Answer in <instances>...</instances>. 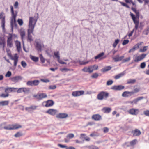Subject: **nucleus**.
<instances>
[{
    "mask_svg": "<svg viewBox=\"0 0 149 149\" xmlns=\"http://www.w3.org/2000/svg\"><path fill=\"white\" fill-rule=\"evenodd\" d=\"M10 8L12 15L10 21V24L11 29H13L14 27H16L17 26L16 18L17 15V11H15V12L14 11L13 8L12 6H10Z\"/></svg>",
    "mask_w": 149,
    "mask_h": 149,
    "instance_id": "nucleus-2",
    "label": "nucleus"
},
{
    "mask_svg": "<svg viewBox=\"0 0 149 149\" xmlns=\"http://www.w3.org/2000/svg\"><path fill=\"white\" fill-rule=\"evenodd\" d=\"M22 127L21 125L18 124L9 125L7 126H5L4 129L6 130H11L16 129L20 128Z\"/></svg>",
    "mask_w": 149,
    "mask_h": 149,
    "instance_id": "nucleus-5",
    "label": "nucleus"
},
{
    "mask_svg": "<svg viewBox=\"0 0 149 149\" xmlns=\"http://www.w3.org/2000/svg\"><path fill=\"white\" fill-rule=\"evenodd\" d=\"M5 17H3L1 20L2 27L3 29H5Z\"/></svg>",
    "mask_w": 149,
    "mask_h": 149,
    "instance_id": "nucleus-33",
    "label": "nucleus"
},
{
    "mask_svg": "<svg viewBox=\"0 0 149 149\" xmlns=\"http://www.w3.org/2000/svg\"><path fill=\"white\" fill-rule=\"evenodd\" d=\"M92 118L96 121H99L102 119L101 116L99 114H95L92 116Z\"/></svg>",
    "mask_w": 149,
    "mask_h": 149,
    "instance_id": "nucleus-22",
    "label": "nucleus"
},
{
    "mask_svg": "<svg viewBox=\"0 0 149 149\" xmlns=\"http://www.w3.org/2000/svg\"><path fill=\"white\" fill-rule=\"evenodd\" d=\"M8 56L10 57V59L14 61V66H17L18 60V56L17 54H14V56H12L10 53H8Z\"/></svg>",
    "mask_w": 149,
    "mask_h": 149,
    "instance_id": "nucleus-4",
    "label": "nucleus"
},
{
    "mask_svg": "<svg viewBox=\"0 0 149 149\" xmlns=\"http://www.w3.org/2000/svg\"><path fill=\"white\" fill-rule=\"evenodd\" d=\"M133 135L134 136H138L141 134L140 131L137 129H136L132 132Z\"/></svg>",
    "mask_w": 149,
    "mask_h": 149,
    "instance_id": "nucleus-26",
    "label": "nucleus"
},
{
    "mask_svg": "<svg viewBox=\"0 0 149 149\" xmlns=\"http://www.w3.org/2000/svg\"><path fill=\"white\" fill-rule=\"evenodd\" d=\"M125 74V72H122L116 75L114 77L115 78L117 79H118L121 77L123 76Z\"/></svg>",
    "mask_w": 149,
    "mask_h": 149,
    "instance_id": "nucleus-31",
    "label": "nucleus"
},
{
    "mask_svg": "<svg viewBox=\"0 0 149 149\" xmlns=\"http://www.w3.org/2000/svg\"><path fill=\"white\" fill-rule=\"evenodd\" d=\"M74 134H69L67 135V137H68L69 138H72L74 137Z\"/></svg>",
    "mask_w": 149,
    "mask_h": 149,
    "instance_id": "nucleus-59",
    "label": "nucleus"
},
{
    "mask_svg": "<svg viewBox=\"0 0 149 149\" xmlns=\"http://www.w3.org/2000/svg\"><path fill=\"white\" fill-rule=\"evenodd\" d=\"M113 83V81L112 80H109L106 83V84L107 86L111 85Z\"/></svg>",
    "mask_w": 149,
    "mask_h": 149,
    "instance_id": "nucleus-50",
    "label": "nucleus"
},
{
    "mask_svg": "<svg viewBox=\"0 0 149 149\" xmlns=\"http://www.w3.org/2000/svg\"><path fill=\"white\" fill-rule=\"evenodd\" d=\"M11 75V73L10 71H8L7 73L5 75V76L6 77H10Z\"/></svg>",
    "mask_w": 149,
    "mask_h": 149,
    "instance_id": "nucleus-61",
    "label": "nucleus"
},
{
    "mask_svg": "<svg viewBox=\"0 0 149 149\" xmlns=\"http://www.w3.org/2000/svg\"><path fill=\"white\" fill-rule=\"evenodd\" d=\"M147 46H144L143 47V49H140L139 51L141 52H143L146 51L147 50Z\"/></svg>",
    "mask_w": 149,
    "mask_h": 149,
    "instance_id": "nucleus-46",
    "label": "nucleus"
},
{
    "mask_svg": "<svg viewBox=\"0 0 149 149\" xmlns=\"http://www.w3.org/2000/svg\"><path fill=\"white\" fill-rule=\"evenodd\" d=\"M54 104V102L51 100H48L45 102H44L42 103L43 105L47 107L52 106Z\"/></svg>",
    "mask_w": 149,
    "mask_h": 149,
    "instance_id": "nucleus-11",
    "label": "nucleus"
},
{
    "mask_svg": "<svg viewBox=\"0 0 149 149\" xmlns=\"http://www.w3.org/2000/svg\"><path fill=\"white\" fill-rule=\"evenodd\" d=\"M92 67V69L93 70V71L94 70H97L98 69V66L96 65H91Z\"/></svg>",
    "mask_w": 149,
    "mask_h": 149,
    "instance_id": "nucleus-47",
    "label": "nucleus"
},
{
    "mask_svg": "<svg viewBox=\"0 0 149 149\" xmlns=\"http://www.w3.org/2000/svg\"><path fill=\"white\" fill-rule=\"evenodd\" d=\"M21 64L22 66L24 68H26L27 65V64L24 61H22L21 62Z\"/></svg>",
    "mask_w": 149,
    "mask_h": 149,
    "instance_id": "nucleus-51",
    "label": "nucleus"
},
{
    "mask_svg": "<svg viewBox=\"0 0 149 149\" xmlns=\"http://www.w3.org/2000/svg\"><path fill=\"white\" fill-rule=\"evenodd\" d=\"M0 45L2 46L3 50L4 49V47L5 46V42L4 40H3L1 41V42Z\"/></svg>",
    "mask_w": 149,
    "mask_h": 149,
    "instance_id": "nucleus-62",
    "label": "nucleus"
},
{
    "mask_svg": "<svg viewBox=\"0 0 149 149\" xmlns=\"http://www.w3.org/2000/svg\"><path fill=\"white\" fill-rule=\"evenodd\" d=\"M103 110L104 111V112L105 113H109L111 110V109L109 107H106L103 108Z\"/></svg>",
    "mask_w": 149,
    "mask_h": 149,
    "instance_id": "nucleus-38",
    "label": "nucleus"
},
{
    "mask_svg": "<svg viewBox=\"0 0 149 149\" xmlns=\"http://www.w3.org/2000/svg\"><path fill=\"white\" fill-rule=\"evenodd\" d=\"M109 96V93L104 91L100 92L97 95V99L100 100H102L104 98L106 99Z\"/></svg>",
    "mask_w": 149,
    "mask_h": 149,
    "instance_id": "nucleus-3",
    "label": "nucleus"
},
{
    "mask_svg": "<svg viewBox=\"0 0 149 149\" xmlns=\"http://www.w3.org/2000/svg\"><path fill=\"white\" fill-rule=\"evenodd\" d=\"M58 110L56 109H50L48 110L46 113L51 115L54 116L58 113Z\"/></svg>",
    "mask_w": 149,
    "mask_h": 149,
    "instance_id": "nucleus-15",
    "label": "nucleus"
},
{
    "mask_svg": "<svg viewBox=\"0 0 149 149\" xmlns=\"http://www.w3.org/2000/svg\"><path fill=\"white\" fill-rule=\"evenodd\" d=\"M124 57V56H119V55H117L116 57L113 58L115 62H118L121 61Z\"/></svg>",
    "mask_w": 149,
    "mask_h": 149,
    "instance_id": "nucleus-23",
    "label": "nucleus"
},
{
    "mask_svg": "<svg viewBox=\"0 0 149 149\" xmlns=\"http://www.w3.org/2000/svg\"><path fill=\"white\" fill-rule=\"evenodd\" d=\"M111 67L110 66H107L104 68L102 69L101 70V71L103 72H105L108 71L111 69Z\"/></svg>",
    "mask_w": 149,
    "mask_h": 149,
    "instance_id": "nucleus-34",
    "label": "nucleus"
},
{
    "mask_svg": "<svg viewBox=\"0 0 149 149\" xmlns=\"http://www.w3.org/2000/svg\"><path fill=\"white\" fill-rule=\"evenodd\" d=\"M22 78L21 76H17L11 78V80L12 81L16 83L18 82L19 80H21Z\"/></svg>",
    "mask_w": 149,
    "mask_h": 149,
    "instance_id": "nucleus-19",
    "label": "nucleus"
},
{
    "mask_svg": "<svg viewBox=\"0 0 149 149\" xmlns=\"http://www.w3.org/2000/svg\"><path fill=\"white\" fill-rule=\"evenodd\" d=\"M23 88L22 87L19 88L17 91V92L18 93L23 92Z\"/></svg>",
    "mask_w": 149,
    "mask_h": 149,
    "instance_id": "nucleus-54",
    "label": "nucleus"
},
{
    "mask_svg": "<svg viewBox=\"0 0 149 149\" xmlns=\"http://www.w3.org/2000/svg\"><path fill=\"white\" fill-rule=\"evenodd\" d=\"M104 54V53L102 52L95 56V58L96 59H99V60H101L103 58H102V57L103 56Z\"/></svg>",
    "mask_w": 149,
    "mask_h": 149,
    "instance_id": "nucleus-29",
    "label": "nucleus"
},
{
    "mask_svg": "<svg viewBox=\"0 0 149 149\" xmlns=\"http://www.w3.org/2000/svg\"><path fill=\"white\" fill-rule=\"evenodd\" d=\"M103 130L104 132L105 133H106L107 132H108L109 129L107 127H105L103 128Z\"/></svg>",
    "mask_w": 149,
    "mask_h": 149,
    "instance_id": "nucleus-63",
    "label": "nucleus"
},
{
    "mask_svg": "<svg viewBox=\"0 0 149 149\" xmlns=\"http://www.w3.org/2000/svg\"><path fill=\"white\" fill-rule=\"evenodd\" d=\"M40 60L41 61L42 63H44L45 62V59L43 58V56L42 54H40Z\"/></svg>",
    "mask_w": 149,
    "mask_h": 149,
    "instance_id": "nucleus-43",
    "label": "nucleus"
},
{
    "mask_svg": "<svg viewBox=\"0 0 149 149\" xmlns=\"http://www.w3.org/2000/svg\"><path fill=\"white\" fill-rule=\"evenodd\" d=\"M68 117V115L66 113H59L56 116V117L58 118L63 119L66 118Z\"/></svg>",
    "mask_w": 149,
    "mask_h": 149,
    "instance_id": "nucleus-16",
    "label": "nucleus"
},
{
    "mask_svg": "<svg viewBox=\"0 0 149 149\" xmlns=\"http://www.w3.org/2000/svg\"><path fill=\"white\" fill-rule=\"evenodd\" d=\"M119 40L118 39H117L115 40V42L113 45V46L114 48H115L116 46L119 43Z\"/></svg>",
    "mask_w": 149,
    "mask_h": 149,
    "instance_id": "nucleus-39",
    "label": "nucleus"
},
{
    "mask_svg": "<svg viewBox=\"0 0 149 149\" xmlns=\"http://www.w3.org/2000/svg\"><path fill=\"white\" fill-rule=\"evenodd\" d=\"M22 136V134L20 132H18L15 134L14 136L16 137H18Z\"/></svg>",
    "mask_w": 149,
    "mask_h": 149,
    "instance_id": "nucleus-49",
    "label": "nucleus"
},
{
    "mask_svg": "<svg viewBox=\"0 0 149 149\" xmlns=\"http://www.w3.org/2000/svg\"><path fill=\"white\" fill-rule=\"evenodd\" d=\"M146 54H142L139 56H134V61L135 62H138L144 59L146 56Z\"/></svg>",
    "mask_w": 149,
    "mask_h": 149,
    "instance_id": "nucleus-8",
    "label": "nucleus"
},
{
    "mask_svg": "<svg viewBox=\"0 0 149 149\" xmlns=\"http://www.w3.org/2000/svg\"><path fill=\"white\" fill-rule=\"evenodd\" d=\"M54 54L55 57L57 58L58 61L60 59V56H59V52L58 51L54 52Z\"/></svg>",
    "mask_w": 149,
    "mask_h": 149,
    "instance_id": "nucleus-37",
    "label": "nucleus"
},
{
    "mask_svg": "<svg viewBox=\"0 0 149 149\" xmlns=\"http://www.w3.org/2000/svg\"><path fill=\"white\" fill-rule=\"evenodd\" d=\"M9 103V101L8 100L0 102V106L7 105Z\"/></svg>",
    "mask_w": 149,
    "mask_h": 149,
    "instance_id": "nucleus-32",
    "label": "nucleus"
},
{
    "mask_svg": "<svg viewBox=\"0 0 149 149\" xmlns=\"http://www.w3.org/2000/svg\"><path fill=\"white\" fill-rule=\"evenodd\" d=\"M148 32H149V26L147 27L146 29L143 31V33L147 35Z\"/></svg>",
    "mask_w": 149,
    "mask_h": 149,
    "instance_id": "nucleus-45",
    "label": "nucleus"
},
{
    "mask_svg": "<svg viewBox=\"0 0 149 149\" xmlns=\"http://www.w3.org/2000/svg\"><path fill=\"white\" fill-rule=\"evenodd\" d=\"M15 43L17 47V50L18 52H19L21 49V42L18 41L17 40L15 41Z\"/></svg>",
    "mask_w": 149,
    "mask_h": 149,
    "instance_id": "nucleus-24",
    "label": "nucleus"
},
{
    "mask_svg": "<svg viewBox=\"0 0 149 149\" xmlns=\"http://www.w3.org/2000/svg\"><path fill=\"white\" fill-rule=\"evenodd\" d=\"M140 90V88L137 86H135L134 87V89L133 91H132V92H133V94L136 93H138L139 92Z\"/></svg>",
    "mask_w": 149,
    "mask_h": 149,
    "instance_id": "nucleus-30",
    "label": "nucleus"
},
{
    "mask_svg": "<svg viewBox=\"0 0 149 149\" xmlns=\"http://www.w3.org/2000/svg\"><path fill=\"white\" fill-rule=\"evenodd\" d=\"M144 73L146 74L149 75V68L148 69L146 70L144 72Z\"/></svg>",
    "mask_w": 149,
    "mask_h": 149,
    "instance_id": "nucleus-64",
    "label": "nucleus"
},
{
    "mask_svg": "<svg viewBox=\"0 0 149 149\" xmlns=\"http://www.w3.org/2000/svg\"><path fill=\"white\" fill-rule=\"evenodd\" d=\"M56 88V85H50L49 87V89H54Z\"/></svg>",
    "mask_w": 149,
    "mask_h": 149,
    "instance_id": "nucleus-60",
    "label": "nucleus"
},
{
    "mask_svg": "<svg viewBox=\"0 0 149 149\" xmlns=\"http://www.w3.org/2000/svg\"><path fill=\"white\" fill-rule=\"evenodd\" d=\"M137 140L134 139L130 142V144L131 146H133L136 144Z\"/></svg>",
    "mask_w": 149,
    "mask_h": 149,
    "instance_id": "nucleus-41",
    "label": "nucleus"
},
{
    "mask_svg": "<svg viewBox=\"0 0 149 149\" xmlns=\"http://www.w3.org/2000/svg\"><path fill=\"white\" fill-rule=\"evenodd\" d=\"M31 58L32 60L35 62H37L38 60V58L37 57H36L33 56H32L31 57Z\"/></svg>",
    "mask_w": 149,
    "mask_h": 149,
    "instance_id": "nucleus-42",
    "label": "nucleus"
},
{
    "mask_svg": "<svg viewBox=\"0 0 149 149\" xmlns=\"http://www.w3.org/2000/svg\"><path fill=\"white\" fill-rule=\"evenodd\" d=\"M17 22L19 24L20 26H22L23 24V21L22 19H19L17 20Z\"/></svg>",
    "mask_w": 149,
    "mask_h": 149,
    "instance_id": "nucleus-48",
    "label": "nucleus"
},
{
    "mask_svg": "<svg viewBox=\"0 0 149 149\" xmlns=\"http://www.w3.org/2000/svg\"><path fill=\"white\" fill-rule=\"evenodd\" d=\"M144 98V97H138L136 98L135 99L133 100V104H137L138 102L143 99Z\"/></svg>",
    "mask_w": 149,
    "mask_h": 149,
    "instance_id": "nucleus-28",
    "label": "nucleus"
},
{
    "mask_svg": "<svg viewBox=\"0 0 149 149\" xmlns=\"http://www.w3.org/2000/svg\"><path fill=\"white\" fill-rule=\"evenodd\" d=\"M84 93V91L83 90L74 91L72 93V95L74 97H77L83 95Z\"/></svg>",
    "mask_w": 149,
    "mask_h": 149,
    "instance_id": "nucleus-12",
    "label": "nucleus"
},
{
    "mask_svg": "<svg viewBox=\"0 0 149 149\" xmlns=\"http://www.w3.org/2000/svg\"><path fill=\"white\" fill-rule=\"evenodd\" d=\"M33 96L39 100H41L46 97H47V95L45 93H41L36 95H34Z\"/></svg>",
    "mask_w": 149,
    "mask_h": 149,
    "instance_id": "nucleus-9",
    "label": "nucleus"
},
{
    "mask_svg": "<svg viewBox=\"0 0 149 149\" xmlns=\"http://www.w3.org/2000/svg\"><path fill=\"white\" fill-rule=\"evenodd\" d=\"M19 33H20L21 39L23 42V44L24 45L23 40L24 39V37L25 36V30L23 28L19 30Z\"/></svg>",
    "mask_w": 149,
    "mask_h": 149,
    "instance_id": "nucleus-20",
    "label": "nucleus"
},
{
    "mask_svg": "<svg viewBox=\"0 0 149 149\" xmlns=\"http://www.w3.org/2000/svg\"><path fill=\"white\" fill-rule=\"evenodd\" d=\"M44 47L43 44L38 42H36V48L38 51H41V49Z\"/></svg>",
    "mask_w": 149,
    "mask_h": 149,
    "instance_id": "nucleus-25",
    "label": "nucleus"
},
{
    "mask_svg": "<svg viewBox=\"0 0 149 149\" xmlns=\"http://www.w3.org/2000/svg\"><path fill=\"white\" fill-rule=\"evenodd\" d=\"M125 87L123 86L120 85H114L113 86L111 87V89L115 90H121L124 88Z\"/></svg>",
    "mask_w": 149,
    "mask_h": 149,
    "instance_id": "nucleus-13",
    "label": "nucleus"
},
{
    "mask_svg": "<svg viewBox=\"0 0 149 149\" xmlns=\"http://www.w3.org/2000/svg\"><path fill=\"white\" fill-rule=\"evenodd\" d=\"M88 148L89 149H99L98 148L97 146L93 145L89 146Z\"/></svg>",
    "mask_w": 149,
    "mask_h": 149,
    "instance_id": "nucleus-53",
    "label": "nucleus"
},
{
    "mask_svg": "<svg viewBox=\"0 0 149 149\" xmlns=\"http://www.w3.org/2000/svg\"><path fill=\"white\" fill-rule=\"evenodd\" d=\"M37 19H35L32 17H30L29 19V28L28 29V41L31 42L33 40L32 38V36L31 35L32 33L34 30V29L35 25L37 22V19L38 18V14L37 13Z\"/></svg>",
    "mask_w": 149,
    "mask_h": 149,
    "instance_id": "nucleus-1",
    "label": "nucleus"
},
{
    "mask_svg": "<svg viewBox=\"0 0 149 149\" xmlns=\"http://www.w3.org/2000/svg\"><path fill=\"white\" fill-rule=\"evenodd\" d=\"M30 92V89L29 88L24 87L23 92L26 94H28Z\"/></svg>",
    "mask_w": 149,
    "mask_h": 149,
    "instance_id": "nucleus-35",
    "label": "nucleus"
},
{
    "mask_svg": "<svg viewBox=\"0 0 149 149\" xmlns=\"http://www.w3.org/2000/svg\"><path fill=\"white\" fill-rule=\"evenodd\" d=\"M40 81L38 80H34V81H29L26 83L28 86H37L39 84Z\"/></svg>",
    "mask_w": 149,
    "mask_h": 149,
    "instance_id": "nucleus-7",
    "label": "nucleus"
},
{
    "mask_svg": "<svg viewBox=\"0 0 149 149\" xmlns=\"http://www.w3.org/2000/svg\"><path fill=\"white\" fill-rule=\"evenodd\" d=\"M133 94V93L132 91H125L123 93L122 96L123 97H128L132 96Z\"/></svg>",
    "mask_w": 149,
    "mask_h": 149,
    "instance_id": "nucleus-14",
    "label": "nucleus"
},
{
    "mask_svg": "<svg viewBox=\"0 0 149 149\" xmlns=\"http://www.w3.org/2000/svg\"><path fill=\"white\" fill-rule=\"evenodd\" d=\"M12 37L10 36L8 38L7 41V45L8 47H11L13 46Z\"/></svg>",
    "mask_w": 149,
    "mask_h": 149,
    "instance_id": "nucleus-18",
    "label": "nucleus"
},
{
    "mask_svg": "<svg viewBox=\"0 0 149 149\" xmlns=\"http://www.w3.org/2000/svg\"><path fill=\"white\" fill-rule=\"evenodd\" d=\"M22 127L21 125L18 124L9 125L7 126H5L4 129L6 130H11L16 129L20 128Z\"/></svg>",
    "mask_w": 149,
    "mask_h": 149,
    "instance_id": "nucleus-6",
    "label": "nucleus"
},
{
    "mask_svg": "<svg viewBox=\"0 0 149 149\" xmlns=\"http://www.w3.org/2000/svg\"><path fill=\"white\" fill-rule=\"evenodd\" d=\"M82 70L84 72H88L91 73L93 72L91 66H89L88 67H85L82 69Z\"/></svg>",
    "mask_w": 149,
    "mask_h": 149,
    "instance_id": "nucleus-21",
    "label": "nucleus"
},
{
    "mask_svg": "<svg viewBox=\"0 0 149 149\" xmlns=\"http://www.w3.org/2000/svg\"><path fill=\"white\" fill-rule=\"evenodd\" d=\"M136 81V80L135 79H130L127 80V84H133Z\"/></svg>",
    "mask_w": 149,
    "mask_h": 149,
    "instance_id": "nucleus-36",
    "label": "nucleus"
},
{
    "mask_svg": "<svg viewBox=\"0 0 149 149\" xmlns=\"http://www.w3.org/2000/svg\"><path fill=\"white\" fill-rule=\"evenodd\" d=\"M139 112L138 109H136L134 108H132L129 110L128 111L129 113L133 115H136Z\"/></svg>",
    "mask_w": 149,
    "mask_h": 149,
    "instance_id": "nucleus-10",
    "label": "nucleus"
},
{
    "mask_svg": "<svg viewBox=\"0 0 149 149\" xmlns=\"http://www.w3.org/2000/svg\"><path fill=\"white\" fill-rule=\"evenodd\" d=\"M146 63L144 62L141 63L140 65V67L142 69L144 68L146 66Z\"/></svg>",
    "mask_w": 149,
    "mask_h": 149,
    "instance_id": "nucleus-57",
    "label": "nucleus"
},
{
    "mask_svg": "<svg viewBox=\"0 0 149 149\" xmlns=\"http://www.w3.org/2000/svg\"><path fill=\"white\" fill-rule=\"evenodd\" d=\"M99 136V134H98L97 132H94L90 134V136L91 137H93L94 136Z\"/></svg>",
    "mask_w": 149,
    "mask_h": 149,
    "instance_id": "nucleus-40",
    "label": "nucleus"
},
{
    "mask_svg": "<svg viewBox=\"0 0 149 149\" xmlns=\"http://www.w3.org/2000/svg\"><path fill=\"white\" fill-rule=\"evenodd\" d=\"M129 42V40H124L122 43V45H125L126 44H128Z\"/></svg>",
    "mask_w": 149,
    "mask_h": 149,
    "instance_id": "nucleus-58",
    "label": "nucleus"
},
{
    "mask_svg": "<svg viewBox=\"0 0 149 149\" xmlns=\"http://www.w3.org/2000/svg\"><path fill=\"white\" fill-rule=\"evenodd\" d=\"M144 114L146 116H149V110H147L143 111Z\"/></svg>",
    "mask_w": 149,
    "mask_h": 149,
    "instance_id": "nucleus-56",
    "label": "nucleus"
},
{
    "mask_svg": "<svg viewBox=\"0 0 149 149\" xmlns=\"http://www.w3.org/2000/svg\"><path fill=\"white\" fill-rule=\"evenodd\" d=\"M141 45V43L140 44L138 43L136 45H135L134 46V47L132 48L129 51V53H130L131 52H133L136 50L137 49H138L139 48V45Z\"/></svg>",
    "mask_w": 149,
    "mask_h": 149,
    "instance_id": "nucleus-27",
    "label": "nucleus"
},
{
    "mask_svg": "<svg viewBox=\"0 0 149 149\" xmlns=\"http://www.w3.org/2000/svg\"><path fill=\"white\" fill-rule=\"evenodd\" d=\"M98 73H94L93 74L92 76V77L93 78H97L98 77Z\"/></svg>",
    "mask_w": 149,
    "mask_h": 149,
    "instance_id": "nucleus-55",
    "label": "nucleus"
},
{
    "mask_svg": "<svg viewBox=\"0 0 149 149\" xmlns=\"http://www.w3.org/2000/svg\"><path fill=\"white\" fill-rule=\"evenodd\" d=\"M130 59V57H129L128 58H126L125 59H124L123 60L122 63H125L129 61Z\"/></svg>",
    "mask_w": 149,
    "mask_h": 149,
    "instance_id": "nucleus-52",
    "label": "nucleus"
},
{
    "mask_svg": "<svg viewBox=\"0 0 149 149\" xmlns=\"http://www.w3.org/2000/svg\"><path fill=\"white\" fill-rule=\"evenodd\" d=\"M37 106L35 105H32L29 107H27L25 108L26 111L29 113H32V110H34L36 109Z\"/></svg>",
    "mask_w": 149,
    "mask_h": 149,
    "instance_id": "nucleus-17",
    "label": "nucleus"
},
{
    "mask_svg": "<svg viewBox=\"0 0 149 149\" xmlns=\"http://www.w3.org/2000/svg\"><path fill=\"white\" fill-rule=\"evenodd\" d=\"M9 95L8 93H6V94L2 93L0 95V97L5 98L8 97Z\"/></svg>",
    "mask_w": 149,
    "mask_h": 149,
    "instance_id": "nucleus-44",
    "label": "nucleus"
}]
</instances>
